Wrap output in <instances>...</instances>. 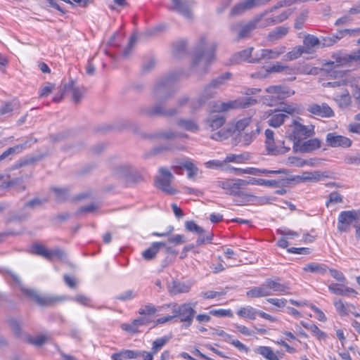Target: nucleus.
<instances>
[{
  "mask_svg": "<svg viewBox=\"0 0 360 360\" xmlns=\"http://www.w3.org/2000/svg\"><path fill=\"white\" fill-rule=\"evenodd\" d=\"M334 100L341 108H346L351 104V97L347 89L342 92H337L335 95Z\"/></svg>",
  "mask_w": 360,
  "mask_h": 360,
  "instance_id": "nucleus-30",
  "label": "nucleus"
},
{
  "mask_svg": "<svg viewBox=\"0 0 360 360\" xmlns=\"http://www.w3.org/2000/svg\"><path fill=\"white\" fill-rule=\"evenodd\" d=\"M227 193L231 195L238 196L240 198L239 200H236L237 205H242L249 202H252L256 198V196L253 195L243 192L233 183L230 184L229 187H227Z\"/></svg>",
  "mask_w": 360,
  "mask_h": 360,
  "instance_id": "nucleus-20",
  "label": "nucleus"
},
{
  "mask_svg": "<svg viewBox=\"0 0 360 360\" xmlns=\"http://www.w3.org/2000/svg\"><path fill=\"white\" fill-rule=\"evenodd\" d=\"M259 311L251 306L241 307L238 310L237 314L242 318L255 320Z\"/></svg>",
  "mask_w": 360,
  "mask_h": 360,
  "instance_id": "nucleus-41",
  "label": "nucleus"
},
{
  "mask_svg": "<svg viewBox=\"0 0 360 360\" xmlns=\"http://www.w3.org/2000/svg\"><path fill=\"white\" fill-rule=\"evenodd\" d=\"M338 65H347L352 61H360V49L352 52L349 54L342 52L335 53L332 55Z\"/></svg>",
  "mask_w": 360,
  "mask_h": 360,
  "instance_id": "nucleus-15",
  "label": "nucleus"
},
{
  "mask_svg": "<svg viewBox=\"0 0 360 360\" xmlns=\"http://www.w3.org/2000/svg\"><path fill=\"white\" fill-rule=\"evenodd\" d=\"M210 314L216 316H228V317H233V313L231 309H212L210 311Z\"/></svg>",
  "mask_w": 360,
  "mask_h": 360,
  "instance_id": "nucleus-59",
  "label": "nucleus"
},
{
  "mask_svg": "<svg viewBox=\"0 0 360 360\" xmlns=\"http://www.w3.org/2000/svg\"><path fill=\"white\" fill-rule=\"evenodd\" d=\"M32 251L34 254L41 256L48 260H53V259H62L65 256V252L60 248L49 250L40 244L33 245Z\"/></svg>",
  "mask_w": 360,
  "mask_h": 360,
  "instance_id": "nucleus-12",
  "label": "nucleus"
},
{
  "mask_svg": "<svg viewBox=\"0 0 360 360\" xmlns=\"http://www.w3.org/2000/svg\"><path fill=\"white\" fill-rule=\"evenodd\" d=\"M261 18H257L253 21L249 22L245 25H241V28L238 32V39L247 37L252 30L255 29L257 26Z\"/></svg>",
  "mask_w": 360,
  "mask_h": 360,
  "instance_id": "nucleus-37",
  "label": "nucleus"
},
{
  "mask_svg": "<svg viewBox=\"0 0 360 360\" xmlns=\"http://www.w3.org/2000/svg\"><path fill=\"white\" fill-rule=\"evenodd\" d=\"M26 143L22 145H17L13 147L8 148L0 155V162L6 159L10 155L18 153L25 148Z\"/></svg>",
  "mask_w": 360,
  "mask_h": 360,
  "instance_id": "nucleus-46",
  "label": "nucleus"
},
{
  "mask_svg": "<svg viewBox=\"0 0 360 360\" xmlns=\"http://www.w3.org/2000/svg\"><path fill=\"white\" fill-rule=\"evenodd\" d=\"M248 297L255 298L267 297L272 295V292L270 291L267 280L260 285L259 286L254 287L246 292Z\"/></svg>",
  "mask_w": 360,
  "mask_h": 360,
  "instance_id": "nucleus-23",
  "label": "nucleus"
},
{
  "mask_svg": "<svg viewBox=\"0 0 360 360\" xmlns=\"http://www.w3.org/2000/svg\"><path fill=\"white\" fill-rule=\"evenodd\" d=\"M168 340L169 339L167 337H162L156 339L153 342V346L151 349L153 352L156 354L167 342Z\"/></svg>",
  "mask_w": 360,
  "mask_h": 360,
  "instance_id": "nucleus-54",
  "label": "nucleus"
},
{
  "mask_svg": "<svg viewBox=\"0 0 360 360\" xmlns=\"http://www.w3.org/2000/svg\"><path fill=\"white\" fill-rule=\"evenodd\" d=\"M293 11L292 9H288L280 15L274 16V18L276 21V24L281 23L288 19L292 13Z\"/></svg>",
  "mask_w": 360,
  "mask_h": 360,
  "instance_id": "nucleus-64",
  "label": "nucleus"
},
{
  "mask_svg": "<svg viewBox=\"0 0 360 360\" xmlns=\"http://www.w3.org/2000/svg\"><path fill=\"white\" fill-rule=\"evenodd\" d=\"M216 112H213L212 110L211 113L207 118L206 122L207 126L212 131L218 129L222 127L226 121L225 117L222 115L215 114Z\"/></svg>",
  "mask_w": 360,
  "mask_h": 360,
  "instance_id": "nucleus-24",
  "label": "nucleus"
},
{
  "mask_svg": "<svg viewBox=\"0 0 360 360\" xmlns=\"http://www.w3.org/2000/svg\"><path fill=\"white\" fill-rule=\"evenodd\" d=\"M136 296V292H134L133 290H128L123 292L122 293H121L120 295H117L115 297V299L122 301V302H125V301H128V300H131L134 299Z\"/></svg>",
  "mask_w": 360,
  "mask_h": 360,
  "instance_id": "nucleus-53",
  "label": "nucleus"
},
{
  "mask_svg": "<svg viewBox=\"0 0 360 360\" xmlns=\"http://www.w3.org/2000/svg\"><path fill=\"white\" fill-rule=\"evenodd\" d=\"M159 172L160 176L155 180L156 186L167 193L174 194L175 190L170 186L173 178L172 174L165 167H160Z\"/></svg>",
  "mask_w": 360,
  "mask_h": 360,
  "instance_id": "nucleus-11",
  "label": "nucleus"
},
{
  "mask_svg": "<svg viewBox=\"0 0 360 360\" xmlns=\"http://www.w3.org/2000/svg\"><path fill=\"white\" fill-rule=\"evenodd\" d=\"M172 168L174 171L177 174H180V172L179 171V169L184 168L188 172L187 175L188 179L194 178L198 172V167L190 159L188 158L176 161Z\"/></svg>",
  "mask_w": 360,
  "mask_h": 360,
  "instance_id": "nucleus-17",
  "label": "nucleus"
},
{
  "mask_svg": "<svg viewBox=\"0 0 360 360\" xmlns=\"http://www.w3.org/2000/svg\"><path fill=\"white\" fill-rule=\"evenodd\" d=\"M289 183L288 179H282L279 180H267L261 179L260 186L268 187H280L285 186Z\"/></svg>",
  "mask_w": 360,
  "mask_h": 360,
  "instance_id": "nucleus-45",
  "label": "nucleus"
},
{
  "mask_svg": "<svg viewBox=\"0 0 360 360\" xmlns=\"http://www.w3.org/2000/svg\"><path fill=\"white\" fill-rule=\"evenodd\" d=\"M185 228L188 231L195 233L196 234L205 232L201 226H198L193 221H186L185 222Z\"/></svg>",
  "mask_w": 360,
  "mask_h": 360,
  "instance_id": "nucleus-50",
  "label": "nucleus"
},
{
  "mask_svg": "<svg viewBox=\"0 0 360 360\" xmlns=\"http://www.w3.org/2000/svg\"><path fill=\"white\" fill-rule=\"evenodd\" d=\"M231 131L229 130L221 129L212 134L211 138L217 141H222L229 137Z\"/></svg>",
  "mask_w": 360,
  "mask_h": 360,
  "instance_id": "nucleus-60",
  "label": "nucleus"
},
{
  "mask_svg": "<svg viewBox=\"0 0 360 360\" xmlns=\"http://www.w3.org/2000/svg\"><path fill=\"white\" fill-rule=\"evenodd\" d=\"M330 292L336 295L346 296V297H355L357 292L348 286L342 283H332L328 286Z\"/></svg>",
  "mask_w": 360,
  "mask_h": 360,
  "instance_id": "nucleus-18",
  "label": "nucleus"
},
{
  "mask_svg": "<svg viewBox=\"0 0 360 360\" xmlns=\"http://www.w3.org/2000/svg\"><path fill=\"white\" fill-rule=\"evenodd\" d=\"M328 269V268L326 264L316 262L308 263L303 267V271L305 272L314 273L319 275H324Z\"/></svg>",
  "mask_w": 360,
  "mask_h": 360,
  "instance_id": "nucleus-29",
  "label": "nucleus"
},
{
  "mask_svg": "<svg viewBox=\"0 0 360 360\" xmlns=\"http://www.w3.org/2000/svg\"><path fill=\"white\" fill-rule=\"evenodd\" d=\"M266 145V149L268 152V154L276 155L278 154H283L290 150L289 146H285L284 145L283 146H277L275 143V141H269L265 142Z\"/></svg>",
  "mask_w": 360,
  "mask_h": 360,
  "instance_id": "nucleus-32",
  "label": "nucleus"
},
{
  "mask_svg": "<svg viewBox=\"0 0 360 360\" xmlns=\"http://www.w3.org/2000/svg\"><path fill=\"white\" fill-rule=\"evenodd\" d=\"M260 129L257 125L251 127L250 131L247 129L243 134L240 135V142L244 146L250 145L253 140L256 138L257 135L259 134Z\"/></svg>",
  "mask_w": 360,
  "mask_h": 360,
  "instance_id": "nucleus-27",
  "label": "nucleus"
},
{
  "mask_svg": "<svg viewBox=\"0 0 360 360\" xmlns=\"http://www.w3.org/2000/svg\"><path fill=\"white\" fill-rule=\"evenodd\" d=\"M360 218L359 214L354 210L342 211L338 218L337 229L339 232H348L351 225Z\"/></svg>",
  "mask_w": 360,
  "mask_h": 360,
  "instance_id": "nucleus-8",
  "label": "nucleus"
},
{
  "mask_svg": "<svg viewBox=\"0 0 360 360\" xmlns=\"http://www.w3.org/2000/svg\"><path fill=\"white\" fill-rule=\"evenodd\" d=\"M157 309L152 304H148L142 306L139 310V314L141 315H153L156 312Z\"/></svg>",
  "mask_w": 360,
  "mask_h": 360,
  "instance_id": "nucleus-56",
  "label": "nucleus"
},
{
  "mask_svg": "<svg viewBox=\"0 0 360 360\" xmlns=\"http://www.w3.org/2000/svg\"><path fill=\"white\" fill-rule=\"evenodd\" d=\"M285 47L274 49H262L260 53L256 54V59L250 60L252 63H259L262 60L275 59L285 52Z\"/></svg>",
  "mask_w": 360,
  "mask_h": 360,
  "instance_id": "nucleus-19",
  "label": "nucleus"
},
{
  "mask_svg": "<svg viewBox=\"0 0 360 360\" xmlns=\"http://www.w3.org/2000/svg\"><path fill=\"white\" fill-rule=\"evenodd\" d=\"M326 141L327 145L332 148H349L352 144V141L344 136L338 135L336 133H328L326 135Z\"/></svg>",
  "mask_w": 360,
  "mask_h": 360,
  "instance_id": "nucleus-14",
  "label": "nucleus"
},
{
  "mask_svg": "<svg viewBox=\"0 0 360 360\" xmlns=\"http://www.w3.org/2000/svg\"><path fill=\"white\" fill-rule=\"evenodd\" d=\"M307 111L311 114L323 118H330L335 116L333 109L326 103H311L308 105Z\"/></svg>",
  "mask_w": 360,
  "mask_h": 360,
  "instance_id": "nucleus-13",
  "label": "nucleus"
},
{
  "mask_svg": "<svg viewBox=\"0 0 360 360\" xmlns=\"http://www.w3.org/2000/svg\"><path fill=\"white\" fill-rule=\"evenodd\" d=\"M328 270L330 276L336 281L342 283L346 282V278L342 272L335 269H328Z\"/></svg>",
  "mask_w": 360,
  "mask_h": 360,
  "instance_id": "nucleus-61",
  "label": "nucleus"
},
{
  "mask_svg": "<svg viewBox=\"0 0 360 360\" xmlns=\"http://www.w3.org/2000/svg\"><path fill=\"white\" fill-rule=\"evenodd\" d=\"M231 73L226 72L217 78L213 79L207 85L201 93L198 98L200 105L205 103L207 100L213 98L217 94V89L225 83L231 77Z\"/></svg>",
  "mask_w": 360,
  "mask_h": 360,
  "instance_id": "nucleus-7",
  "label": "nucleus"
},
{
  "mask_svg": "<svg viewBox=\"0 0 360 360\" xmlns=\"http://www.w3.org/2000/svg\"><path fill=\"white\" fill-rule=\"evenodd\" d=\"M176 124L180 128L191 132H196L199 129L198 124L191 119H179L177 120Z\"/></svg>",
  "mask_w": 360,
  "mask_h": 360,
  "instance_id": "nucleus-39",
  "label": "nucleus"
},
{
  "mask_svg": "<svg viewBox=\"0 0 360 360\" xmlns=\"http://www.w3.org/2000/svg\"><path fill=\"white\" fill-rule=\"evenodd\" d=\"M288 115L284 114L281 110H275L272 114L269 115L268 124L273 127H280L288 118Z\"/></svg>",
  "mask_w": 360,
  "mask_h": 360,
  "instance_id": "nucleus-28",
  "label": "nucleus"
},
{
  "mask_svg": "<svg viewBox=\"0 0 360 360\" xmlns=\"http://www.w3.org/2000/svg\"><path fill=\"white\" fill-rule=\"evenodd\" d=\"M287 66H284L281 65L280 63L277 62L276 64L265 70L262 72H256L252 75V77L255 78H265L266 77L269 73L271 72H280L287 69Z\"/></svg>",
  "mask_w": 360,
  "mask_h": 360,
  "instance_id": "nucleus-34",
  "label": "nucleus"
},
{
  "mask_svg": "<svg viewBox=\"0 0 360 360\" xmlns=\"http://www.w3.org/2000/svg\"><path fill=\"white\" fill-rule=\"evenodd\" d=\"M63 91L67 92L70 91L72 94V101L76 103L81 101L85 92V89L84 88L75 86L73 80H70L68 83L64 84L63 85Z\"/></svg>",
  "mask_w": 360,
  "mask_h": 360,
  "instance_id": "nucleus-22",
  "label": "nucleus"
},
{
  "mask_svg": "<svg viewBox=\"0 0 360 360\" xmlns=\"http://www.w3.org/2000/svg\"><path fill=\"white\" fill-rule=\"evenodd\" d=\"M22 292L26 296L34 300L39 305L44 307L53 306L68 300L64 295H41L35 290L30 288H21Z\"/></svg>",
  "mask_w": 360,
  "mask_h": 360,
  "instance_id": "nucleus-5",
  "label": "nucleus"
},
{
  "mask_svg": "<svg viewBox=\"0 0 360 360\" xmlns=\"http://www.w3.org/2000/svg\"><path fill=\"white\" fill-rule=\"evenodd\" d=\"M271 0H243L231 10L229 15L234 17L243 14L245 11L267 4Z\"/></svg>",
  "mask_w": 360,
  "mask_h": 360,
  "instance_id": "nucleus-9",
  "label": "nucleus"
},
{
  "mask_svg": "<svg viewBox=\"0 0 360 360\" xmlns=\"http://www.w3.org/2000/svg\"><path fill=\"white\" fill-rule=\"evenodd\" d=\"M270 291L286 295L288 293L290 287L286 283H281L277 281L266 279Z\"/></svg>",
  "mask_w": 360,
  "mask_h": 360,
  "instance_id": "nucleus-33",
  "label": "nucleus"
},
{
  "mask_svg": "<svg viewBox=\"0 0 360 360\" xmlns=\"http://www.w3.org/2000/svg\"><path fill=\"white\" fill-rule=\"evenodd\" d=\"M72 300L82 304L86 307H90V302L91 300L89 297L83 295H78L72 298H71Z\"/></svg>",
  "mask_w": 360,
  "mask_h": 360,
  "instance_id": "nucleus-63",
  "label": "nucleus"
},
{
  "mask_svg": "<svg viewBox=\"0 0 360 360\" xmlns=\"http://www.w3.org/2000/svg\"><path fill=\"white\" fill-rule=\"evenodd\" d=\"M187 43L186 40H179L174 43L173 52L175 56H179L186 51Z\"/></svg>",
  "mask_w": 360,
  "mask_h": 360,
  "instance_id": "nucleus-51",
  "label": "nucleus"
},
{
  "mask_svg": "<svg viewBox=\"0 0 360 360\" xmlns=\"http://www.w3.org/2000/svg\"><path fill=\"white\" fill-rule=\"evenodd\" d=\"M266 92L270 95L271 100H283L290 96L294 94V91L284 85L271 86L266 89Z\"/></svg>",
  "mask_w": 360,
  "mask_h": 360,
  "instance_id": "nucleus-16",
  "label": "nucleus"
},
{
  "mask_svg": "<svg viewBox=\"0 0 360 360\" xmlns=\"http://www.w3.org/2000/svg\"><path fill=\"white\" fill-rule=\"evenodd\" d=\"M47 340V337L45 335H39L37 337H29L27 338V342L33 345L39 347L44 345Z\"/></svg>",
  "mask_w": 360,
  "mask_h": 360,
  "instance_id": "nucleus-57",
  "label": "nucleus"
},
{
  "mask_svg": "<svg viewBox=\"0 0 360 360\" xmlns=\"http://www.w3.org/2000/svg\"><path fill=\"white\" fill-rule=\"evenodd\" d=\"M252 120L250 117H245L239 120L236 124V129L238 131H246L251 126Z\"/></svg>",
  "mask_w": 360,
  "mask_h": 360,
  "instance_id": "nucleus-49",
  "label": "nucleus"
},
{
  "mask_svg": "<svg viewBox=\"0 0 360 360\" xmlns=\"http://www.w3.org/2000/svg\"><path fill=\"white\" fill-rule=\"evenodd\" d=\"M51 191L54 193L55 200L58 202H64L69 197V191L67 188L52 187Z\"/></svg>",
  "mask_w": 360,
  "mask_h": 360,
  "instance_id": "nucleus-43",
  "label": "nucleus"
},
{
  "mask_svg": "<svg viewBox=\"0 0 360 360\" xmlns=\"http://www.w3.org/2000/svg\"><path fill=\"white\" fill-rule=\"evenodd\" d=\"M303 43L304 45V46L307 48V49L311 52V49L319 45L321 41L316 37L311 34H307L305 36Z\"/></svg>",
  "mask_w": 360,
  "mask_h": 360,
  "instance_id": "nucleus-47",
  "label": "nucleus"
},
{
  "mask_svg": "<svg viewBox=\"0 0 360 360\" xmlns=\"http://www.w3.org/2000/svg\"><path fill=\"white\" fill-rule=\"evenodd\" d=\"M333 304L336 311L340 316H346L349 314L350 307H354V304L351 303L344 302L342 299L334 298Z\"/></svg>",
  "mask_w": 360,
  "mask_h": 360,
  "instance_id": "nucleus-26",
  "label": "nucleus"
},
{
  "mask_svg": "<svg viewBox=\"0 0 360 360\" xmlns=\"http://www.w3.org/2000/svg\"><path fill=\"white\" fill-rule=\"evenodd\" d=\"M289 32V27L285 26H279L270 32L268 34V40L275 41L283 39Z\"/></svg>",
  "mask_w": 360,
  "mask_h": 360,
  "instance_id": "nucleus-31",
  "label": "nucleus"
},
{
  "mask_svg": "<svg viewBox=\"0 0 360 360\" xmlns=\"http://www.w3.org/2000/svg\"><path fill=\"white\" fill-rule=\"evenodd\" d=\"M160 246H165L164 242H155L151 246L142 252V256L146 260H150L153 259L156 254L158 252Z\"/></svg>",
  "mask_w": 360,
  "mask_h": 360,
  "instance_id": "nucleus-36",
  "label": "nucleus"
},
{
  "mask_svg": "<svg viewBox=\"0 0 360 360\" xmlns=\"http://www.w3.org/2000/svg\"><path fill=\"white\" fill-rule=\"evenodd\" d=\"M141 356L140 351H134L130 349H122L119 352L113 353L111 355L112 360H126L136 359Z\"/></svg>",
  "mask_w": 360,
  "mask_h": 360,
  "instance_id": "nucleus-25",
  "label": "nucleus"
},
{
  "mask_svg": "<svg viewBox=\"0 0 360 360\" xmlns=\"http://www.w3.org/2000/svg\"><path fill=\"white\" fill-rule=\"evenodd\" d=\"M190 289V284L175 281L172 283L170 292L173 294L186 293L188 292Z\"/></svg>",
  "mask_w": 360,
  "mask_h": 360,
  "instance_id": "nucleus-42",
  "label": "nucleus"
},
{
  "mask_svg": "<svg viewBox=\"0 0 360 360\" xmlns=\"http://www.w3.org/2000/svg\"><path fill=\"white\" fill-rule=\"evenodd\" d=\"M252 51L253 48L250 47L241 51H239L233 56V60L236 63H239L240 61H247L248 63H252L250 60L256 59V56L252 57L251 56Z\"/></svg>",
  "mask_w": 360,
  "mask_h": 360,
  "instance_id": "nucleus-35",
  "label": "nucleus"
},
{
  "mask_svg": "<svg viewBox=\"0 0 360 360\" xmlns=\"http://www.w3.org/2000/svg\"><path fill=\"white\" fill-rule=\"evenodd\" d=\"M179 73L174 72L167 75L159 78L155 83L152 91V98L159 103L152 107H141L139 109V114L152 117L155 116L173 117L179 110L177 108H167L163 102L171 98L176 91V81Z\"/></svg>",
  "mask_w": 360,
  "mask_h": 360,
  "instance_id": "nucleus-1",
  "label": "nucleus"
},
{
  "mask_svg": "<svg viewBox=\"0 0 360 360\" xmlns=\"http://www.w3.org/2000/svg\"><path fill=\"white\" fill-rule=\"evenodd\" d=\"M308 16V12L307 11H302L295 19V28L296 30H301L303 27Z\"/></svg>",
  "mask_w": 360,
  "mask_h": 360,
  "instance_id": "nucleus-55",
  "label": "nucleus"
},
{
  "mask_svg": "<svg viewBox=\"0 0 360 360\" xmlns=\"http://www.w3.org/2000/svg\"><path fill=\"white\" fill-rule=\"evenodd\" d=\"M285 134L286 137L293 142L292 148H296L297 143L314 134V126H305L296 120H293L292 124L289 125Z\"/></svg>",
  "mask_w": 360,
  "mask_h": 360,
  "instance_id": "nucleus-3",
  "label": "nucleus"
},
{
  "mask_svg": "<svg viewBox=\"0 0 360 360\" xmlns=\"http://www.w3.org/2000/svg\"><path fill=\"white\" fill-rule=\"evenodd\" d=\"M197 305V302L184 303L180 305L175 304L172 311L174 316L179 318L181 322L184 323L185 327H189L195 315L194 307Z\"/></svg>",
  "mask_w": 360,
  "mask_h": 360,
  "instance_id": "nucleus-6",
  "label": "nucleus"
},
{
  "mask_svg": "<svg viewBox=\"0 0 360 360\" xmlns=\"http://www.w3.org/2000/svg\"><path fill=\"white\" fill-rule=\"evenodd\" d=\"M257 100L252 97L239 98L228 102L216 101L212 105L213 112H227L230 110L238 108H246L257 103Z\"/></svg>",
  "mask_w": 360,
  "mask_h": 360,
  "instance_id": "nucleus-4",
  "label": "nucleus"
},
{
  "mask_svg": "<svg viewBox=\"0 0 360 360\" xmlns=\"http://www.w3.org/2000/svg\"><path fill=\"white\" fill-rule=\"evenodd\" d=\"M255 352L267 360H280L270 347L259 346L255 349Z\"/></svg>",
  "mask_w": 360,
  "mask_h": 360,
  "instance_id": "nucleus-40",
  "label": "nucleus"
},
{
  "mask_svg": "<svg viewBox=\"0 0 360 360\" xmlns=\"http://www.w3.org/2000/svg\"><path fill=\"white\" fill-rule=\"evenodd\" d=\"M344 162L347 165H360V150H358L352 154L347 155L345 157Z\"/></svg>",
  "mask_w": 360,
  "mask_h": 360,
  "instance_id": "nucleus-48",
  "label": "nucleus"
},
{
  "mask_svg": "<svg viewBox=\"0 0 360 360\" xmlns=\"http://www.w3.org/2000/svg\"><path fill=\"white\" fill-rule=\"evenodd\" d=\"M311 333L317 338L318 340H326L328 337L327 334L320 330L316 325H313V327H311Z\"/></svg>",
  "mask_w": 360,
  "mask_h": 360,
  "instance_id": "nucleus-62",
  "label": "nucleus"
},
{
  "mask_svg": "<svg viewBox=\"0 0 360 360\" xmlns=\"http://www.w3.org/2000/svg\"><path fill=\"white\" fill-rule=\"evenodd\" d=\"M146 321L144 318H138L136 319H134L131 323H123L121 326V328L122 330L131 333H135L138 331V328L140 326H143L146 324Z\"/></svg>",
  "mask_w": 360,
  "mask_h": 360,
  "instance_id": "nucleus-38",
  "label": "nucleus"
},
{
  "mask_svg": "<svg viewBox=\"0 0 360 360\" xmlns=\"http://www.w3.org/2000/svg\"><path fill=\"white\" fill-rule=\"evenodd\" d=\"M194 4V0H172L170 9L180 13L186 19L192 20L193 14L191 7Z\"/></svg>",
  "mask_w": 360,
  "mask_h": 360,
  "instance_id": "nucleus-10",
  "label": "nucleus"
},
{
  "mask_svg": "<svg viewBox=\"0 0 360 360\" xmlns=\"http://www.w3.org/2000/svg\"><path fill=\"white\" fill-rule=\"evenodd\" d=\"M48 201L47 198H35L31 200L27 201L24 207H29L31 209H34L37 207H39L46 202Z\"/></svg>",
  "mask_w": 360,
  "mask_h": 360,
  "instance_id": "nucleus-52",
  "label": "nucleus"
},
{
  "mask_svg": "<svg viewBox=\"0 0 360 360\" xmlns=\"http://www.w3.org/2000/svg\"><path fill=\"white\" fill-rule=\"evenodd\" d=\"M217 44L214 41H208L206 36H201L195 45L193 66H200L205 69L215 59V51Z\"/></svg>",
  "mask_w": 360,
  "mask_h": 360,
  "instance_id": "nucleus-2",
  "label": "nucleus"
},
{
  "mask_svg": "<svg viewBox=\"0 0 360 360\" xmlns=\"http://www.w3.org/2000/svg\"><path fill=\"white\" fill-rule=\"evenodd\" d=\"M205 233H198V238L196 240L197 245H200L205 243H210L213 238V234L212 233H207L205 234Z\"/></svg>",
  "mask_w": 360,
  "mask_h": 360,
  "instance_id": "nucleus-58",
  "label": "nucleus"
},
{
  "mask_svg": "<svg viewBox=\"0 0 360 360\" xmlns=\"http://www.w3.org/2000/svg\"><path fill=\"white\" fill-rule=\"evenodd\" d=\"M321 147V141L319 139L314 138L305 141H300L297 143V147L293 148L295 151H300L302 153L311 152Z\"/></svg>",
  "mask_w": 360,
  "mask_h": 360,
  "instance_id": "nucleus-21",
  "label": "nucleus"
},
{
  "mask_svg": "<svg viewBox=\"0 0 360 360\" xmlns=\"http://www.w3.org/2000/svg\"><path fill=\"white\" fill-rule=\"evenodd\" d=\"M304 53H309L310 51L307 49V48H305L304 46H298L295 47L291 51H289L286 54V57L288 60H292L298 58Z\"/></svg>",
  "mask_w": 360,
  "mask_h": 360,
  "instance_id": "nucleus-44",
  "label": "nucleus"
}]
</instances>
